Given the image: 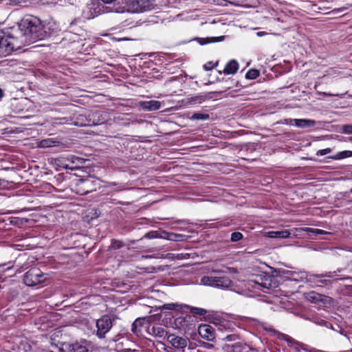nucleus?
<instances>
[{
	"instance_id": "obj_1",
	"label": "nucleus",
	"mask_w": 352,
	"mask_h": 352,
	"mask_svg": "<svg viewBox=\"0 0 352 352\" xmlns=\"http://www.w3.org/2000/svg\"><path fill=\"white\" fill-rule=\"evenodd\" d=\"M21 36L15 38L11 36L0 37V56L9 55L14 49L20 48L19 43L30 45L43 38L41 25L36 19L22 20L19 25Z\"/></svg>"
},
{
	"instance_id": "obj_2",
	"label": "nucleus",
	"mask_w": 352,
	"mask_h": 352,
	"mask_svg": "<svg viewBox=\"0 0 352 352\" xmlns=\"http://www.w3.org/2000/svg\"><path fill=\"white\" fill-rule=\"evenodd\" d=\"M152 6L151 0H123L122 5L115 8L116 12L139 13L149 10Z\"/></svg>"
},
{
	"instance_id": "obj_3",
	"label": "nucleus",
	"mask_w": 352,
	"mask_h": 352,
	"mask_svg": "<svg viewBox=\"0 0 352 352\" xmlns=\"http://www.w3.org/2000/svg\"><path fill=\"white\" fill-rule=\"evenodd\" d=\"M201 283L206 286L225 289L229 288L232 285V281L226 276H204L201 279Z\"/></svg>"
},
{
	"instance_id": "obj_4",
	"label": "nucleus",
	"mask_w": 352,
	"mask_h": 352,
	"mask_svg": "<svg viewBox=\"0 0 352 352\" xmlns=\"http://www.w3.org/2000/svg\"><path fill=\"white\" fill-rule=\"evenodd\" d=\"M43 275L41 274L39 270L34 268L25 273L23 282L28 286H34L43 280Z\"/></svg>"
},
{
	"instance_id": "obj_5",
	"label": "nucleus",
	"mask_w": 352,
	"mask_h": 352,
	"mask_svg": "<svg viewBox=\"0 0 352 352\" xmlns=\"http://www.w3.org/2000/svg\"><path fill=\"white\" fill-rule=\"evenodd\" d=\"M89 347L90 344L85 340L63 344V349L67 352H87Z\"/></svg>"
},
{
	"instance_id": "obj_6",
	"label": "nucleus",
	"mask_w": 352,
	"mask_h": 352,
	"mask_svg": "<svg viewBox=\"0 0 352 352\" xmlns=\"http://www.w3.org/2000/svg\"><path fill=\"white\" fill-rule=\"evenodd\" d=\"M112 323L111 319L105 316L98 319L96 322V327L98 328L97 335L100 338H104V335L111 328Z\"/></svg>"
},
{
	"instance_id": "obj_7",
	"label": "nucleus",
	"mask_w": 352,
	"mask_h": 352,
	"mask_svg": "<svg viewBox=\"0 0 352 352\" xmlns=\"http://www.w3.org/2000/svg\"><path fill=\"white\" fill-rule=\"evenodd\" d=\"M283 124L294 125L298 128H311L315 126L316 122L310 119H289L285 120Z\"/></svg>"
},
{
	"instance_id": "obj_8",
	"label": "nucleus",
	"mask_w": 352,
	"mask_h": 352,
	"mask_svg": "<svg viewBox=\"0 0 352 352\" xmlns=\"http://www.w3.org/2000/svg\"><path fill=\"white\" fill-rule=\"evenodd\" d=\"M167 341L171 344V345L177 349H185L188 343V338L179 337L175 334H170L167 336Z\"/></svg>"
},
{
	"instance_id": "obj_9",
	"label": "nucleus",
	"mask_w": 352,
	"mask_h": 352,
	"mask_svg": "<svg viewBox=\"0 0 352 352\" xmlns=\"http://www.w3.org/2000/svg\"><path fill=\"white\" fill-rule=\"evenodd\" d=\"M198 333L202 338L208 341H212L215 338L214 329L209 324L199 325Z\"/></svg>"
},
{
	"instance_id": "obj_10",
	"label": "nucleus",
	"mask_w": 352,
	"mask_h": 352,
	"mask_svg": "<svg viewBox=\"0 0 352 352\" xmlns=\"http://www.w3.org/2000/svg\"><path fill=\"white\" fill-rule=\"evenodd\" d=\"M140 106L146 111H156L161 107V102L157 100H148L140 102Z\"/></svg>"
},
{
	"instance_id": "obj_11",
	"label": "nucleus",
	"mask_w": 352,
	"mask_h": 352,
	"mask_svg": "<svg viewBox=\"0 0 352 352\" xmlns=\"http://www.w3.org/2000/svg\"><path fill=\"white\" fill-rule=\"evenodd\" d=\"M290 232L287 230L280 231H270L265 233V236L270 238L285 239L289 237Z\"/></svg>"
},
{
	"instance_id": "obj_12",
	"label": "nucleus",
	"mask_w": 352,
	"mask_h": 352,
	"mask_svg": "<svg viewBox=\"0 0 352 352\" xmlns=\"http://www.w3.org/2000/svg\"><path fill=\"white\" fill-rule=\"evenodd\" d=\"M61 144L62 143L56 139L47 138L40 141L38 143V146L40 148H50L60 146Z\"/></svg>"
},
{
	"instance_id": "obj_13",
	"label": "nucleus",
	"mask_w": 352,
	"mask_h": 352,
	"mask_svg": "<svg viewBox=\"0 0 352 352\" xmlns=\"http://www.w3.org/2000/svg\"><path fill=\"white\" fill-rule=\"evenodd\" d=\"M239 69V63L235 60H230L225 67L223 73L226 74H234Z\"/></svg>"
},
{
	"instance_id": "obj_14",
	"label": "nucleus",
	"mask_w": 352,
	"mask_h": 352,
	"mask_svg": "<svg viewBox=\"0 0 352 352\" xmlns=\"http://www.w3.org/2000/svg\"><path fill=\"white\" fill-rule=\"evenodd\" d=\"M188 307V305H182L178 303H168L165 304L162 306V308L164 309H168V310H176L179 311H182L184 308Z\"/></svg>"
},
{
	"instance_id": "obj_15",
	"label": "nucleus",
	"mask_w": 352,
	"mask_h": 352,
	"mask_svg": "<svg viewBox=\"0 0 352 352\" xmlns=\"http://www.w3.org/2000/svg\"><path fill=\"white\" fill-rule=\"evenodd\" d=\"M324 298H325V297L318 294V293H316L314 292H309L307 295V298L313 302H316L318 301H323Z\"/></svg>"
},
{
	"instance_id": "obj_16",
	"label": "nucleus",
	"mask_w": 352,
	"mask_h": 352,
	"mask_svg": "<svg viewBox=\"0 0 352 352\" xmlns=\"http://www.w3.org/2000/svg\"><path fill=\"white\" fill-rule=\"evenodd\" d=\"M92 181L90 179H86L81 181L79 184V186L83 188V192L82 193H87L94 190V188H91V184Z\"/></svg>"
},
{
	"instance_id": "obj_17",
	"label": "nucleus",
	"mask_w": 352,
	"mask_h": 352,
	"mask_svg": "<svg viewBox=\"0 0 352 352\" xmlns=\"http://www.w3.org/2000/svg\"><path fill=\"white\" fill-rule=\"evenodd\" d=\"M352 157V151H344L338 153L334 157H333V159L335 160H340L344 159L346 157Z\"/></svg>"
},
{
	"instance_id": "obj_18",
	"label": "nucleus",
	"mask_w": 352,
	"mask_h": 352,
	"mask_svg": "<svg viewBox=\"0 0 352 352\" xmlns=\"http://www.w3.org/2000/svg\"><path fill=\"white\" fill-rule=\"evenodd\" d=\"M223 36L219 37H210L207 38H202V41L200 42L201 45H204L208 43L219 42L223 40Z\"/></svg>"
},
{
	"instance_id": "obj_19",
	"label": "nucleus",
	"mask_w": 352,
	"mask_h": 352,
	"mask_svg": "<svg viewBox=\"0 0 352 352\" xmlns=\"http://www.w3.org/2000/svg\"><path fill=\"white\" fill-rule=\"evenodd\" d=\"M259 76V72L257 69H250L246 75L245 77L248 79L253 80Z\"/></svg>"
},
{
	"instance_id": "obj_20",
	"label": "nucleus",
	"mask_w": 352,
	"mask_h": 352,
	"mask_svg": "<svg viewBox=\"0 0 352 352\" xmlns=\"http://www.w3.org/2000/svg\"><path fill=\"white\" fill-rule=\"evenodd\" d=\"M208 118H209V116L208 114L195 113L192 115V116L190 117V119L205 120H207Z\"/></svg>"
},
{
	"instance_id": "obj_21",
	"label": "nucleus",
	"mask_w": 352,
	"mask_h": 352,
	"mask_svg": "<svg viewBox=\"0 0 352 352\" xmlns=\"http://www.w3.org/2000/svg\"><path fill=\"white\" fill-rule=\"evenodd\" d=\"M188 308L190 309V312L195 314L200 315V316L204 315L207 312L204 309H202V308L189 307V306Z\"/></svg>"
},
{
	"instance_id": "obj_22",
	"label": "nucleus",
	"mask_w": 352,
	"mask_h": 352,
	"mask_svg": "<svg viewBox=\"0 0 352 352\" xmlns=\"http://www.w3.org/2000/svg\"><path fill=\"white\" fill-rule=\"evenodd\" d=\"M303 230L307 232H311L314 234H327V232L326 231H324L323 230H320V229H317V228H305Z\"/></svg>"
},
{
	"instance_id": "obj_23",
	"label": "nucleus",
	"mask_w": 352,
	"mask_h": 352,
	"mask_svg": "<svg viewBox=\"0 0 352 352\" xmlns=\"http://www.w3.org/2000/svg\"><path fill=\"white\" fill-rule=\"evenodd\" d=\"M153 334H155L157 336H159L160 338L164 336L165 335V331L162 327H153L152 329Z\"/></svg>"
},
{
	"instance_id": "obj_24",
	"label": "nucleus",
	"mask_w": 352,
	"mask_h": 352,
	"mask_svg": "<svg viewBox=\"0 0 352 352\" xmlns=\"http://www.w3.org/2000/svg\"><path fill=\"white\" fill-rule=\"evenodd\" d=\"M342 133L352 134V124H344L342 126Z\"/></svg>"
},
{
	"instance_id": "obj_25",
	"label": "nucleus",
	"mask_w": 352,
	"mask_h": 352,
	"mask_svg": "<svg viewBox=\"0 0 352 352\" xmlns=\"http://www.w3.org/2000/svg\"><path fill=\"white\" fill-rule=\"evenodd\" d=\"M242 237H243V235L241 232H236L231 234V241L236 242V241L241 240L242 239Z\"/></svg>"
},
{
	"instance_id": "obj_26",
	"label": "nucleus",
	"mask_w": 352,
	"mask_h": 352,
	"mask_svg": "<svg viewBox=\"0 0 352 352\" xmlns=\"http://www.w3.org/2000/svg\"><path fill=\"white\" fill-rule=\"evenodd\" d=\"M159 234L157 231H152L145 234V237L148 239H154L158 237Z\"/></svg>"
},
{
	"instance_id": "obj_27",
	"label": "nucleus",
	"mask_w": 352,
	"mask_h": 352,
	"mask_svg": "<svg viewBox=\"0 0 352 352\" xmlns=\"http://www.w3.org/2000/svg\"><path fill=\"white\" fill-rule=\"evenodd\" d=\"M330 152H331V149L327 148H324V149L318 151L317 153V155H324L329 153Z\"/></svg>"
},
{
	"instance_id": "obj_28",
	"label": "nucleus",
	"mask_w": 352,
	"mask_h": 352,
	"mask_svg": "<svg viewBox=\"0 0 352 352\" xmlns=\"http://www.w3.org/2000/svg\"><path fill=\"white\" fill-rule=\"evenodd\" d=\"M212 68V63H210L204 65V69L206 70H210Z\"/></svg>"
},
{
	"instance_id": "obj_29",
	"label": "nucleus",
	"mask_w": 352,
	"mask_h": 352,
	"mask_svg": "<svg viewBox=\"0 0 352 352\" xmlns=\"http://www.w3.org/2000/svg\"><path fill=\"white\" fill-rule=\"evenodd\" d=\"M316 277H317V276H316V275H310L309 277L307 276L306 278H307V280L313 281V279L316 278Z\"/></svg>"
},
{
	"instance_id": "obj_30",
	"label": "nucleus",
	"mask_w": 352,
	"mask_h": 352,
	"mask_svg": "<svg viewBox=\"0 0 352 352\" xmlns=\"http://www.w3.org/2000/svg\"><path fill=\"white\" fill-rule=\"evenodd\" d=\"M102 2H104V3H111L113 1H115L116 0H101Z\"/></svg>"
},
{
	"instance_id": "obj_31",
	"label": "nucleus",
	"mask_w": 352,
	"mask_h": 352,
	"mask_svg": "<svg viewBox=\"0 0 352 352\" xmlns=\"http://www.w3.org/2000/svg\"><path fill=\"white\" fill-rule=\"evenodd\" d=\"M75 160L77 161L78 164H82V159L76 157V158H75Z\"/></svg>"
},
{
	"instance_id": "obj_32",
	"label": "nucleus",
	"mask_w": 352,
	"mask_h": 352,
	"mask_svg": "<svg viewBox=\"0 0 352 352\" xmlns=\"http://www.w3.org/2000/svg\"><path fill=\"white\" fill-rule=\"evenodd\" d=\"M113 39H115V38H113ZM116 41H126V40H128L127 38H116Z\"/></svg>"
},
{
	"instance_id": "obj_33",
	"label": "nucleus",
	"mask_w": 352,
	"mask_h": 352,
	"mask_svg": "<svg viewBox=\"0 0 352 352\" xmlns=\"http://www.w3.org/2000/svg\"><path fill=\"white\" fill-rule=\"evenodd\" d=\"M264 34H265V32H257V35H258V36H263V35H264Z\"/></svg>"
},
{
	"instance_id": "obj_34",
	"label": "nucleus",
	"mask_w": 352,
	"mask_h": 352,
	"mask_svg": "<svg viewBox=\"0 0 352 352\" xmlns=\"http://www.w3.org/2000/svg\"><path fill=\"white\" fill-rule=\"evenodd\" d=\"M3 97V91L0 89V98Z\"/></svg>"
},
{
	"instance_id": "obj_35",
	"label": "nucleus",
	"mask_w": 352,
	"mask_h": 352,
	"mask_svg": "<svg viewBox=\"0 0 352 352\" xmlns=\"http://www.w3.org/2000/svg\"><path fill=\"white\" fill-rule=\"evenodd\" d=\"M197 100H198L197 98H195L192 99V101L194 103H196L197 102Z\"/></svg>"
},
{
	"instance_id": "obj_36",
	"label": "nucleus",
	"mask_w": 352,
	"mask_h": 352,
	"mask_svg": "<svg viewBox=\"0 0 352 352\" xmlns=\"http://www.w3.org/2000/svg\"><path fill=\"white\" fill-rule=\"evenodd\" d=\"M349 141L352 142V136L349 138Z\"/></svg>"
},
{
	"instance_id": "obj_37",
	"label": "nucleus",
	"mask_w": 352,
	"mask_h": 352,
	"mask_svg": "<svg viewBox=\"0 0 352 352\" xmlns=\"http://www.w3.org/2000/svg\"><path fill=\"white\" fill-rule=\"evenodd\" d=\"M325 95H328V96H333L332 94H324Z\"/></svg>"
}]
</instances>
